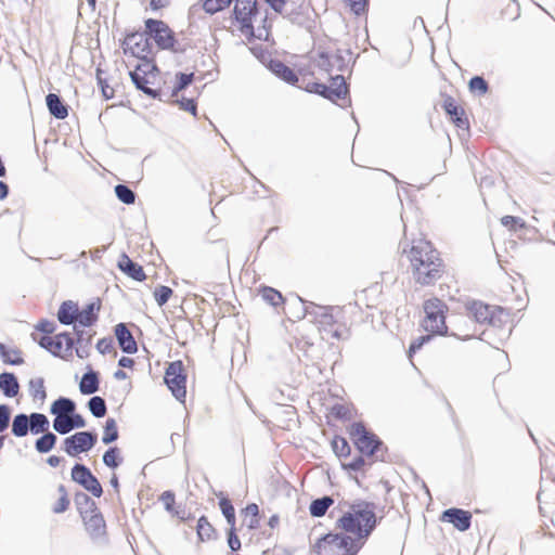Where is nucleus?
<instances>
[{"mask_svg": "<svg viewBox=\"0 0 555 555\" xmlns=\"http://www.w3.org/2000/svg\"><path fill=\"white\" fill-rule=\"evenodd\" d=\"M338 508L340 515L335 521V528L364 544L377 525L375 504L358 500L353 503L340 502Z\"/></svg>", "mask_w": 555, "mask_h": 555, "instance_id": "f257e3e1", "label": "nucleus"}, {"mask_svg": "<svg viewBox=\"0 0 555 555\" xmlns=\"http://www.w3.org/2000/svg\"><path fill=\"white\" fill-rule=\"evenodd\" d=\"M57 312H80L77 302L73 300L64 301Z\"/></svg>", "mask_w": 555, "mask_h": 555, "instance_id": "0e129e2a", "label": "nucleus"}, {"mask_svg": "<svg viewBox=\"0 0 555 555\" xmlns=\"http://www.w3.org/2000/svg\"><path fill=\"white\" fill-rule=\"evenodd\" d=\"M421 326L428 334L415 339L409 347L408 356L412 361L414 353L420 350L434 335H444L449 333V326L446 324L444 314H426L421 321Z\"/></svg>", "mask_w": 555, "mask_h": 555, "instance_id": "423d86ee", "label": "nucleus"}, {"mask_svg": "<svg viewBox=\"0 0 555 555\" xmlns=\"http://www.w3.org/2000/svg\"><path fill=\"white\" fill-rule=\"evenodd\" d=\"M29 429L34 434L46 433L49 429V421L44 414L33 413L29 416Z\"/></svg>", "mask_w": 555, "mask_h": 555, "instance_id": "2f4dec72", "label": "nucleus"}, {"mask_svg": "<svg viewBox=\"0 0 555 555\" xmlns=\"http://www.w3.org/2000/svg\"><path fill=\"white\" fill-rule=\"evenodd\" d=\"M233 0H205L204 10L209 14H215L229 7Z\"/></svg>", "mask_w": 555, "mask_h": 555, "instance_id": "3c124183", "label": "nucleus"}, {"mask_svg": "<svg viewBox=\"0 0 555 555\" xmlns=\"http://www.w3.org/2000/svg\"><path fill=\"white\" fill-rule=\"evenodd\" d=\"M501 223L504 227L509 228V229H512L514 225H518L519 228H524L525 227V222H524V220L521 218L513 217V216H504L501 219Z\"/></svg>", "mask_w": 555, "mask_h": 555, "instance_id": "052dcab7", "label": "nucleus"}, {"mask_svg": "<svg viewBox=\"0 0 555 555\" xmlns=\"http://www.w3.org/2000/svg\"><path fill=\"white\" fill-rule=\"evenodd\" d=\"M160 502L164 504L165 508L167 512H169L172 516H177L178 518H180L181 520H186L188 518L184 517L183 515H181L179 513V511H177L175 508V505H176V495L172 491H164L162 494H160V498H159Z\"/></svg>", "mask_w": 555, "mask_h": 555, "instance_id": "473e14b6", "label": "nucleus"}, {"mask_svg": "<svg viewBox=\"0 0 555 555\" xmlns=\"http://www.w3.org/2000/svg\"><path fill=\"white\" fill-rule=\"evenodd\" d=\"M96 436L89 431L76 433L64 440V451L70 456H77L94 447Z\"/></svg>", "mask_w": 555, "mask_h": 555, "instance_id": "1a4fd4ad", "label": "nucleus"}, {"mask_svg": "<svg viewBox=\"0 0 555 555\" xmlns=\"http://www.w3.org/2000/svg\"><path fill=\"white\" fill-rule=\"evenodd\" d=\"M86 530L91 537H101L105 533V520L94 502H90V508L81 513Z\"/></svg>", "mask_w": 555, "mask_h": 555, "instance_id": "9b49d317", "label": "nucleus"}, {"mask_svg": "<svg viewBox=\"0 0 555 555\" xmlns=\"http://www.w3.org/2000/svg\"><path fill=\"white\" fill-rule=\"evenodd\" d=\"M308 92L320 94L326 98L327 86L320 82H310L305 88Z\"/></svg>", "mask_w": 555, "mask_h": 555, "instance_id": "4d7b16f0", "label": "nucleus"}, {"mask_svg": "<svg viewBox=\"0 0 555 555\" xmlns=\"http://www.w3.org/2000/svg\"><path fill=\"white\" fill-rule=\"evenodd\" d=\"M10 422V409L8 405H0V433L5 430Z\"/></svg>", "mask_w": 555, "mask_h": 555, "instance_id": "13d9d810", "label": "nucleus"}, {"mask_svg": "<svg viewBox=\"0 0 555 555\" xmlns=\"http://www.w3.org/2000/svg\"><path fill=\"white\" fill-rule=\"evenodd\" d=\"M483 319L480 321L478 314H450L452 318L449 320L450 334L461 339H469L481 334L480 328L482 323H492V318L488 314H482Z\"/></svg>", "mask_w": 555, "mask_h": 555, "instance_id": "20e7f679", "label": "nucleus"}, {"mask_svg": "<svg viewBox=\"0 0 555 555\" xmlns=\"http://www.w3.org/2000/svg\"><path fill=\"white\" fill-rule=\"evenodd\" d=\"M75 403L67 398H59L51 405V413L56 415H70L75 411Z\"/></svg>", "mask_w": 555, "mask_h": 555, "instance_id": "c756f323", "label": "nucleus"}, {"mask_svg": "<svg viewBox=\"0 0 555 555\" xmlns=\"http://www.w3.org/2000/svg\"><path fill=\"white\" fill-rule=\"evenodd\" d=\"M446 112L451 116L452 120L456 124L457 127H464L465 121L462 119L461 115L463 111L455 105L451 101H447L444 104Z\"/></svg>", "mask_w": 555, "mask_h": 555, "instance_id": "de8ad7c7", "label": "nucleus"}, {"mask_svg": "<svg viewBox=\"0 0 555 555\" xmlns=\"http://www.w3.org/2000/svg\"><path fill=\"white\" fill-rule=\"evenodd\" d=\"M234 16L243 34H253L251 17L257 13V0H233Z\"/></svg>", "mask_w": 555, "mask_h": 555, "instance_id": "9d476101", "label": "nucleus"}, {"mask_svg": "<svg viewBox=\"0 0 555 555\" xmlns=\"http://www.w3.org/2000/svg\"><path fill=\"white\" fill-rule=\"evenodd\" d=\"M103 462L108 467H117L121 462L118 448H109L103 455Z\"/></svg>", "mask_w": 555, "mask_h": 555, "instance_id": "8fccbe9b", "label": "nucleus"}, {"mask_svg": "<svg viewBox=\"0 0 555 555\" xmlns=\"http://www.w3.org/2000/svg\"><path fill=\"white\" fill-rule=\"evenodd\" d=\"M129 75H130L132 82L137 87V89L143 91L145 94L150 95L151 98L155 99L158 96V92L156 90L147 87V85L151 82L149 76L140 74L135 70H131L129 73Z\"/></svg>", "mask_w": 555, "mask_h": 555, "instance_id": "b1692460", "label": "nucleus"}, {"mask_svg": "<svg viewBox=\"0 0 555 555\" xmlns=\"http://www.w3.org/2000/svg\"><path fill=\"white\" fill-rule=\"evenodd\" d=\"M348 434L358 451L363 455H376L382 446L379 438L367 430L361 422L352 423L348 428Z\"/></svg>", "mask_w": 555, "mask_h": 555, "instance_id": "39448f33", "label": "nucleus"}, {"mask_svg": "<svg viewBox=\"0 0 555 555\" xmlns=\"http://www.w3.org/2000/svg\"><path fill=\"white\" fill-rule=\"evenodd\" d=\"M36 328L46 334H52L55 331V326L53 322L42 320L37 325Z\"/></svg>", "mask_w": 555, "mask_h": 555, "instance_id": "e2e57ef3", "label": "nucleus"}, {"mask_svg": "<svg viewBox=\"0 0 555 555\" xmlns=\"http://www.w3.org/2000/svg\"><path fill=\"white\" fill-rule=\"evenodd\" d=\"M472 518L473 515L470 512L456 507L446 509L440 516V520L442 522L452 524L453 527L460 531H466L469 529Z\"/></svg>", "mask_w": 555, "mask_h": 555, "instance_id": "4468645a", "label": "nucleus"}, {"mask_svg": "<svg viewBox=\"0 0 555 555\" xmlns=\"http://www.w3.org/2000/svg\"><path fill=\"white\" fill-rule=\"evenodd\" d=\"M362 547L363 543L338 532L320 538L313 545V552L315 555H357Z\"/></svg>", "mask_w": 555, "mask_h": 555, "instance_id": "7ed1b4c3", "label": "nucleus"}, {"mask_svg": "<svg viewBox=\"0 0 555 555\" xmlns=\"http://www.w3.org/2000/svg\"><path fill=\"white\" fill-rule=\"evenodd\" d=\"M346 94L347 86L345 78L340 75L333 77L331 80V85L327 86L326 99L336 102L337 100L345 98Z\"/></svg>", "mask_w": 555, "mask_h": 555, "instance_id": "6ab92c4d", "label": "nucleus"}, {"mask_svg": "<svg viewBox=\"0 0 555 555\" xmlns=\"http://www.w3.org/2000/svg\"><path fill=\"white\" fill-rule=\"evenodd\" d=\"M243 525L248 529H257L260 526L259 507L256 503L248 504L243 511Z\"/></svg>", "mask_w": 555, "mask_h": 555, "instance_id": "aec40b11", "label": "nucleus"}, {"mask_svg": "<svg viewBox=\"0 0 555 555\" xmlns=\"http://www.w3.org/2000/svg\"><path fill=\"white\" fill-rule=\"evenodd\" d=\"M70 505V499L67 489L64 485H60L57 488V499L52 504V512L55 514L64 513Z\"/></svg>", "mask_w": 555, "mask_h": 555, "instance_id": "a878e982", "label": "nucleus"}, {"mask_svg": "<svg viewBox=\"0 0 555 555\" xmlns=\"http://www.w3.org/2000/svg\"><path fill=\"white\" fill-rule=\"evenodd\" d=\"M165 383L172 395L181 402L186 397V373L181 360L169 363L165 372Z\"/></svg>", "mask_w": 555, "mask_h": 555, "instance_id": "0eeeda50", "label": "nucleus"}, {"mask_svg": "<svg viewBox=\"0 0 555 555\" xmlns=\"http://www.w3.org/2000/svg\"><path fill=\"white\" fill-rule=\"evenodd\" d=\"M140 59V62L134 66L135 72L146 75L149 77H154L155 72L157 70L156 65H154L151 61L146 59V55H143Z\"/></svg>", "mask_w": 555, "mask_h": 555, "instance_id": "37998d69", "label": "nucleus"}, {"mask_svg": "<svg viewBox=\"0 0 555 555\" xmlns=\"http://www.w3.org/2000/svg\"><path fill=\"white\" fill-rule=\"evenodd\" d=\"M219 507H220L223 516L225 517L229 526L234 527L236 524V518H235V509H234L232 502L228 498L222 496L219 500Z\"/></svg>", "mask_w": 555, "mask_h": 555, "instance_id": "c9c22d12", "label": "nucleus"}, {"mask_svg": "<svg viewBox=\"0 0 555 555\" xmlns=\"http://www.w3.org/2000/svg\"><path fill=\"white\" fill-rule=\"evenodd\" d=\"M408 257L417 283L429 285L440 278L441 260L429 242L415 241Z\"/></svg>", "mask_w": 555, "mask_h": 555, "instance_id": "f03ea898", "label": "nucleus"}, {"mask_svg": "<svg viewBox=\"0 0 555 555\" xmlns=\"http://www.w3.org/2000/svg\"><path fill=\"white\" fill-rule=\"evenodd\" d=\"M333 504L334 500L331 496L315 499L310 503V515L313 517H323Z\"/></svg>", "mask_w": 555, "mask_h": 555, "instance_id": "393cba45", "label": "nucleus"}, {"mask_svg": "<svg viewBox=\"0 0 555 555\" xmlns=\"http://www.w3.org/2000/svg\"><path fill=\"white\" fill-rule=\"evenodd\" d=\"M29 392L33 399L43 400L47 396L43 378L37 377L29 382Z\"/></svg>", "mask_w": 555, "mask_h": 555, "instance_id": "58836bf2", "label": "nucleus"}, {"mask_svg": "<svg viewBox=\"0 0 555 555\" xmlns=\"http://www.w3.org/2000/svg\"><path fill=\"white\" fill-rule=\"evenodd\" d=\"M88 406L95 417H103L106 414V404L101 397H92L89 400Z\"/></svg>", "mask_w": 555, "mask_h": 555, "instance_id": "c03bdc74", "label": "nucleus"}, {"mask_svg": "<svg viewBox=\"0 0 555 555\" xmlns=\"http://www.w3.org/2000/svg\"><path fill=\"white\" fill-rule=\"evenodd\" d=\"M79 389L83 395H91L99 389V378L95 372L86 373L79 384Z\"/></svg>", "mask_w": 555, "mask_h": 555, "instance_id": "c85d7f7f", "label": "nucleus"}, {"mask_svg": "<svg viewBox=\"0 0 555 555\" xmlns=\"http://www.w3.org/2000/svg\"><path fill=\"white\" fill-rule=\"evenodd\" d=\"M194 74H184V73H178L176 75V86L172 90V95H177V93L183 89H185L192 81H193Z\"/></svg>", "mask_w": 555, "mask_h": 555, "instance_id": "603ef678", "label": "nucleus"}, {"mask_svg": "<svg viewBox=\"0 0 555 555\" xmlns=\"http://www.w3.org/2000/svg\"><path fill=\"white\" fill-rule=\"evenodd\" d=\"M172 295V291L168 286L159 285L154 291V298L159 306L165 305Z\"/></svg>", "mask_w": 555, "mask_h": 555, "instance_id": "864d4df0", "label": "nucleus"}, {"mask_svg": "<svg viewBox=\"0 0 555 555\" xmlns=\"http://www.w3.org/2000/svg\"><path fill=\"white\" fill-rule=\"evenodd\" d=\"M98 314H57L59 321L65 325H73L76 335L79 338L86 334L90 336L87 328L95 323Z\"/></svg>", "mask_w": 555, "mask_h": 555, "instance_id": "ddd939ff", "label": "nucleus"}, {"mask_svg": "<svg viewBox=\"0 0 555 555\" xmlns=\"http://www.w3.org/2000/svg\"><path fill=\"white\" fill-rule=\"evenodd\" d=\"M228 543L232 551H238L241 548V541L236 534V528L230 527L228 532Z\"/></svg>", "mask_w": 555, "mask_h": 555, "instance_id": "6e6d98bb", "label": "nucleus"}, {"mask_svg": "<svg viewBox=\"0 0 555 555\" xmlns=\"http://www.w3.org/2000/svg\"><path fill=\"white\" fill-rule=\"evenodd\" d=\"M72 479L80 485L83 489L90 492L93 496L100 498L103 494V489L98 478L91 470L82 465L76 464L72 468Z\"/></svg>", "mask_w": 555, "mask_h": 555, "instance_id": "6e6552de", "label": "nucleus"}, {"mask_svg": "<svg viewBox=\"0 0 555 555\" xmlns=\"http://www.w3.org/2000/svg\"><path fill=\"white\" fill-rule=\"evenodd\" d=\"M260 296L263 301L273 308L280 307L284 301L282 294L272 287H263L260 291Z\"/></svg>", "mask_w": 555, "mask_h": 555, "instance_id": "72a5a7b5", "label": "nucleus"}, {"mask_svg": "<svg viewBox=\"0 0 555 555\" xmlns=\"http://www.w3.org/2000/svg\"><path fill=\"white\" fill-rule=\"evenodd\" d=\"M118 438V427L114 418H107L105 422L102 441L108 444Z\"/></svg>", "mask_w": 555, "mask_h": 555, "instance_id": "4c0bfd02", "label": "nucleus"}, {"mask_svg": "<svg viewBox=\"0 0 555 555\" xmlns=\"http://www.w3.org/2000/svg\"><path fill=\"white\" fill-rule=\"evenodd\" d=\"M98 80H99V85L101 87V90H102V94L105 99H111L114 96V90L106 83L102 80V78L100 77V74L98 73Z\"/></svg>", "mask_w": 555, "mask_h": 555, "instance_id": "69168bd1", "label": "nucleus"}, {"mask_svg": "<svg viewBox=\"0 0 555 555\" xmlns=\"http://www.w3.org/2000/svg\"><path fill=\"white\" fill-rule=\"evenodd\" d=\"M124 52L135 57L147 55L150 53L149 40L143 35H129L125 40Z\"/></svg>", "mask_w": 555, "mask_h": 555, "instance_id": "dca6fc26", "label": "nucleus"}, {"mask_svg": "<svg viewBox=\"0 0 555 555\" xmlns=\"http://www.w3.org/2000/svg\"><path fill=\"white\" fill-rule=\"evenodd\" d=\"M118 267L121 271L127 273L130 278H132L135 281L145 280V273L142 267L133 262L126 254H122L120 256Z\"/></svg>", "mask_w": 555, "mask_h": 555, "instance_id": "a211bd4d", "label": "nucleus"}, {"mask_svg": "<svg viewBox=\"0 0 555 555\" xmlns=\"http://www.w3.org/2000/svg\"><path fill=\"white\" fill-rule=\"evenodd\" d=\"M345 469L361 470L365 466V461L362 456L354 457L350 463L343 465Z\"/></svg>", "mask_w": 555, "mask_h": 555, "instance_id": "680f3d73", "label": "nucleus"}, {"mask_svg": "<svg viewBox=\"0 0 555 555\" xmlns=\"http://www.w3.org/2000/svg\"><path fill=\"white\" fill-rule=\"evenodd\" d=\"M320 330L330 335L331 337L339 338L341 336V325L334 321L333 314H322L320 320Z\"/></svg>", "mask_w": 555, "mask_h": 555, "instance_id": "cd10ccee", "label": "nucleus"}, {"mask_svg": "<svg viewBox=\"0 0 555 555\" xmlns=\"http://www.w3.org/2000/svg\"><path fill=\"white\" fill-rule=\"evenodd\" d=\"M56 442V436L52 433H46L36 441V449L40 453L49 452Z\"/></svg>", "mask_w": 555, "mask_h": 555, "instance_id": "ea45409f", "label": "nucleus"}, {"mask_svg": "<svg viewBox=\"0 0 555 555\" xmlns=\"http://www.w3.org/2000/svg\"><path fill=\"white\" fill-rule=\"evenodd\" d=\"M449 308L439 298L431 297L424 301V312H444Z\"/></svg>", "mask_w": 555, "mask_h": 555, "instance_id": "09e8293b", "label": "nucleus"}, {"mask_svg": "<svg viewBox=\"0 0 555 555\" xmlns=\"http://www.w3.org/2000/svg\"><path fill=\"white\" fill-rule=\"evenodd\" d=\"M330 415L336 420L347 421L352 417V410L345 404H335L331 408Z\"/></svg>", "mask_w": 555, "mask_h": 555, "instance_id": "a18cd8bd", "label": "nucleus"}, {"mask_svg": "<svg viewBox=\"0 0 555 555\" xmlns=\"http://www.w3.org/2000/svg\"><path fill=\"white\" fill-rule=\"evenodd\" d=\"M465 307H466V310L468 312H475V313H478V312H482V310H486L488 312H503V308L502 307H493L492 310H490V307L481 301H477V300H468L466 304H465Z\"/></svg>", "mask_w": 555, "mask_h": 555, "instance_id": "49530a36", "label": "nucleus"}, {"mask_svg": "<svg viewBox=\"0 0 555 555\" xmlns=\"http://www.w3.org/2000/svg\"><path fill=\"white\" fill-rule=\"evenodd\" d=\"M70 420H72V424H73V429L81 428V427H85V425H86L83 417L79 414H74V413L70 414Z\"/></svg>", "mask_w": 555, "mask_h": 555, "instance_id": "774afa93", "label": "nucleus"}, {"mask_svg": "<svg viewBox=\"0 0 555 555\" xmlns=\"http://www.w3.org/2000/svg\"><path fill=\"white\" fill-rule=\"evenodd\" d=\"M332 448L335 454L339 457H348L351 453L348 441L341 436H335L333 438Z\"/></svg>", "mask_w": 555, "mask_h": 555, "instance_id": "e433bc0d", "label": "nucleus"}, {"mask_svg": "<svg viewBox=\"0 0 555 555\" xmlns=\"http://www.w3.org/2000/svg\"><path fill=\"white\" fill-rule=\"evenodd\" d=\"M0 389L7 397H15L18 393L20 386L16 377L12 373L0 375Z\"/></svg>", "mask_w": 555, "mask_h": 555, "instance_id": "5701e85b", "label": "nucleus"}, {"mask_svg": "<svg viewBox=\"0 0 555 555\" xmlns=\"http://www.w3.org/2000/svg\"><path fill=\"white\" fill-rule=\"evenodd\" d=\"M180 107L186 112L192 113L193 115H196V104L192 99H183L180 101Z\"/></svg>", "mask_w": 555, "mask_h": 555, "instance_id": "338daca9", "label": "nucleus"}, {"mask_svg": "<svg viewBox=\"0 0 555 555\" xmlns=\"http://www.w3.org/2000/svg\"><path fill=\"white\" fill-rule=\"evenodd\" d=\"M145 26L159 48L170 49L173 47L175 39L172 33L163 21L150 18L145 22Z\"/></svg>", "mask_w": 555, "mask_h": 555, "instance_id": "f8f14e48", "label": "nucleus"}, {"mask_svg": "<svg viewBox=\"0 0 555 555\" xmlns=\"http://www.w3.org/2000/svg\"><path fill=\"white\" fill-rule=\"evenodd\" d=\"M47 106L51 115L57 119H64L67 117L68 112L66 106L62 103L59 95L49 93L46 98Z\"/></svg>", "mask_w": 555, "mask_h": 555, "instance_id": "412c9836", "label": "nucleus"}, {"mask_svg": "<svg viewBox=\"0 0 555 555\" xmlns=\"http://www.w3.org/2000/svg\"><path fill=\"white\" fill-rule=\"evenodd\" d=\"M0 356L3 362L13 365H20L24 362L22 352L16 348H9L0 344Z\"/></svg>", "mask_w": 555, "mask_h": 555, "instance_id": "7c9ffc66", "label": "nucleus"}, {"mask_svg": "<svg viewBox=\"0 0 555 555\" xmlns=\"http://www.w3.org/2000/svg\"><path fill=\"white\" fill-rule=\"evenodd\" d=\"M469 89L482 95L488 91V83L482 77L475 76L469 80Z\"/></svg>", "mask_w": 555, "mask_h": 555, "instance_id": "5fc2aeb1", "label": "nucleus"}, {"mask_svg": "<svg viewBox=\"0 0 555 555\" xmlns=\"http://www.w3.org/2000/svg\"><path fill=\"white\" fill-rule=\"evenodd\" d=\"M270 69L272 73H274L278 77L283 79L284 81L294 85L298 81L297 75L295 72L286 66L284 63L280 61H272L270 63Z\"/></svg>", "mask_w": 555, "mask_h": 555, "instance_id": "4be33fe9", "label": "nucleus"}, {"mask_svg": "<svg viewBox=\"0 0 555 555\" xmlns=\"http://www.w3.org/2000/svg\"><path fill=\"white\" fill-rule=\"evenodd\" d=\"M198 539L201 541H209L216 538V529L209 522L206 516H202L196 526Z\"/></svg>", "mask_w": 555, "mask_h": 555, "instance_id": "bb28decb", "label": "nucleus"}, {"mask_svg": "<svg viewBox=\"0 0 555 555\" xmlns=\"http://www.w3.org/2000/svg\"><path fill=\"white\" fill-rule=\"evenodd\" d=\"M115 194L120 202L127 205L133 204L135 201L134 192L125 184L116 185Z\"/></svg>", "mask_w": 555, "mask_h": 555, "instance_id": "a19ab883", "label": "nucleus"}, {"mask_svg": "<svg viewBox=\"0 0 555 555\" xmlns=\"http://www.w3.org/2000/svg\"><path fill=\"white\" fill-rule=\"evenodd\" d=\"M115 336L122 351L127 353L137 352V341L125 323H119L115 326Z\"/></svg>", "mask_w": 555, "mask_h": 555, "instance_id": "f3484780", "label": "nucleus"}, {"mask_svg": "<svg viewBox=\"0 0 555 555\" xmlns=\"http://www.w3.org/2000/svg\"><path fill=\"white\" fill-rule=\"evenodd\" d=\"M29 428V417L25 414H18L14 417L12 423V433L16 437H24L27 435Z\"/></svg>", "mask_w": 555, "mask_h": 555, "instance_id": "f704fd0d", "label": "nucleus"}, {"mask_svg": "<svg viewBox=\"0 0 555 555\" xmlns=\"http://www.w3.org/2000/svg\"><path fill=\"white\" fill-rule=\"evenodd\" d=\"M53 428L62 435L69 433L73 429L70 415H56L53 421Z\"/></svg>", "mask_w": 555, "mask_h": 555, "instance_id": "79ce46f5", "label": "nucleus"}, {"mask_svg": "<svg viewBox=\"0 0 555 555\" xmlns=\"http://www.w3.org/2000/svg\"><path fill=\"white\" fill-rule=\"evenodd\" d=\"M40 345L53 354L60 357L70 352L73 348L72 338L66 334H59L54 337L43 336L40 339Z\"/></svg>", "mask_w": 555, "mask_h": 555, "instance_id": "2eb2a0df", "label": "nucleus"}, {"mask_svg": "<svg viewBox=\"0 0 555 555\" xmlns=\"http://www.w3.org/2000/svg\"><path fill=\"white\" fill-rule=\"evenodd\" d=\"M351 9V11L360 15L366 9L367 0H346Z\"/></svg>", "mask_w": 555, "mask_h": 555, "instance_id": "bf43d9fd", "label": "nucleus"}]
</instances>
